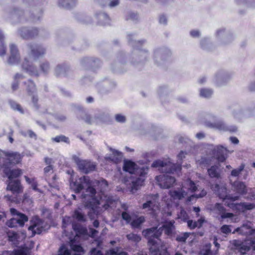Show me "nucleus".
I'll return each mask as SVG.
<instances>
[{"instance_id":"obj_1","label":"nucleus","mask_w":255,"mask_h":255,"mask_svg":"<svg viewBox=\"0 0 255 255\" xmlns=\"http://www.w3.org/2000/svg\"><path fill=\"white\" fill-rule=\"evenodd\" d=\"M41 0H23V5L13 7L8 12L7 18L13 24L36 22L42 16Z\"/></svg>"},{"instance_id":"obj_2","label":"nucleus","mask_w":255,"mask_h":255,"mask_svg":"<svg viewBox=\"0 0 255 255\" xmlns=\"http://www.w3.org/2000/svg\"><path fill=\"white\" fill-rule=\"evenodd\" d=\"M129 44L132 46V50L129 57L130 64L140 70L149 58V52L142 47L146 43L145 39L135 40L134 34H128L127 37Z\"/></svg>"},{"instance_id":"obj_3","label":"nucleus","mask_w":255,"mask_h":255,"mask_svg":"<svg viewBox=\"0 0 255 255\" xmlns=\"http://www.w3.org/2000/svg\"><path fill=\"white\" fill-rule=\"evenodd\" d=\"M123 169L124 171L132 174L131 191L132 193L136 191L138 188L142 186L145 180L148 168L147 166H138L132 161L128 159L124 160Z\"/></svg>"},{"instance_id":"obj_4","label":"nucleus","mask_w":255,"mask_h":255,"mask_svg":"<svg viewBox=\"0 0 255 255\" xmlns=\"http://www.w3.org/2000/svg\"><path fill=\"white\" fill-rule=\"evenodd\" d=\"M70 186L76 193H80L82 190L85 189V193L81 195L82 198L86 199L89 196L90 199L95 202L100 204L99 201L96 196V190L92 186L89 177L83 176L79 178L78 180L71 183Z\"/></svg>"},{"instance_id":"obj_5","label":"nucleus","mask_w":255,"mask_h":255,"mask_svg":"<svg viewBox=\"0 0 255 255\" xmlns=\"http://www.w3.org/2000/svg\"><path fill=\"white\" fill-rule=\"evenodd\" d=\"M187 154L186 152L183 150L180 152L177 155V162L173 163L172 162L170 158H168L165 160H156L154 161L152 164V167H159L160 171L175 173L180 172L181 170V165L183 163V159L185 157V155Z\"/></svg>"},{"instance_id":"obj_6","label":"nucleus","mask_w":255,"mask_h":255,"mask_svg":"<svg viewBox=\"0 0 255 255\" xmlns=\"http://www.w3.org/2000/svg\"><path fill=\"white\" fill-rule=\"evenodd\" d=\"M227 148L222 145L213 147L211 149L212 156H202L198 160L199 164L204 167H209L212 163L213 158L219 162H224L228 157Z\"/></svg>"},{"instance_id":"obj_7","label":"nucleus","mask_w":255,"mask_h":255,"mask_svg":"<svg viewBox=\"0 0 255 255\" xmlns=\"http://www.w3.org/2000/svg\"><path fill=\"white\" fill-rule=\"evenodd\" d=\"M18 35L23 39H29L40 36L43 38H47L49 35L48 31L43 28L21 27L17 31Z\"/></svg>"},{"instance_id":"obj_8","label":"nucleus","mask_w":255,"mask_h":255,"mask_svg":"<svg viewBox=\"0 0 255 255\" xmlns=\"http://www.w3.org/2000/svg\"><path fill=\"white\" fill-rule=\"evenodd\" d=\"M21 158L19 152L0 150V164L2 167L13 166L20 163Z\"/></svg>"},{"instance_id":"obj_9","label":"nucleus","mask_w":255,"mask_h":255,"mask_svg":"<svg viewBox=\"0 0 255 255\" xmlns=\"http://www.w3.org/2000/svg\"><path fill=\"white\" fill-rule=\"evenodd\" d=\"M218 44L226 45L231 43L235 39L234 33L230 29L224 27L218 28L215 33Z\"/></svg>"},{"instance_id":"obj_10","label":"nucleus","mask_w":255,"mask_h":255,"mask_svg":"<svg viewBox=\"0 0 255 255\" xmlns=\"http://www.w3.org/2000/svg\"><path fill=\"white\" fill-rule=\"evenodd\" d=\"M206 127L222 132L231 133L237 131L238 128L234 125H228L223 120H218L214 122H206Z\"/></svg>"},{"instance_id":"obj_11","label":"nucleus","mask_w":255,"mask_h":255,"mask_svg":"<svg viewBox=\"0 0 255 255\" xmlns=\"http://www.w3.org/2000/svg\"><path fill=\"white\" fill-rule=\"evenodd\" d=\"M171 55L169 49L166 47L157 48L154 50L153 59L154 63L157 66L163 65Z\"/></svg>"},{"instance_id":"obj_12","label":"nucleus","mask_w":255,"mask_h":255,"mask_svg":"<svg viewBox=\"0 0 255 255\" xmlns=\"http://www.w3.org/2000/svg\"><path fill=\"white\" fill-rule=\"evenodd\" d=\"M162 233L161 228L153 227L144 230L142 231L143 236L147 240L150 246H154L157 244L156 239H158Z\"/></svg>"},{"instance_id":"obj_13","label":"nucleus","mask_w":255,"mask_h":255,"mask_svg":"<svg viewBox=\"0 0 255 255\" xmlns=\"http://www.w3.org/2000/svg\"><path fill=\"white\" fill-rule=\"evenodd\" d=\"M158 170L162 173V174L156 176L155 177L158 185L161 188L164 189H168L172 187L175 183L176 180L174 177L169 175L171 173L160 171L159 168Z\"/></svg>"},{"instance_id":"obj_14","label":"nucleus","mask_w":255,"mask_h":255,"mask_svg":"<svg viewBox=\"0 0 255 255\" xmlns=\"http://www.w3.org/2000/svg\"><path fill=\"white\" fill-rule=\"evenodd\" d=\"M72 158L77 165L81 172L85 174H88L96 169V164L90 160H82L76 155H73Z\"/></svg>"},{"instance_id":"obj_15","label":"nucleus","mask_w":255,"mask_h":255,"mask_svg":"<svg viewBox=\"0 0 255 255\" xmlns=\"http://www.w3.org/2000/svg\"><path fill=\"white\" fill-rule=\"evenodd\" d=\"M211 188L220 199L223 200H229L231 201H235L239 198L238 196H233L228 194L227 188L224 186H220L219 184H215L212 185Z\"/></svg>"},{"instance_id":"obj_16","label":"nucleus","mask_w":255,"mask_h":255,"mask_svg":"<svg viewBox=\"0 0 255 255\" xmlns=\"http://www.w3.org/2000/svg\"><path fill=\"white\" fill-rule=\"evenodd\" d=\"M76 109L79 112L81 113H84V115L83 116H80V118L82 120L85 121L86 123L88 124H93L95 122H97V120L99 121H103L104 119H106L108 116V114H105L104 113H100L99 115L95 116L94 118H91L89 115L86 114L83 109V108L79 105L75 106Z\"/></svg>"},{"instance_id":"obj_17","label":"nucleus","mask_w":255,"mask_h":255,"mask_svg":"<svg viewBox=\"0 0 255 255\" xmlns=\"http://www.w3.org/2000/svg\"><path fill=\"white\" fill-rule=\"evenodd\" d=\"M23 83L26 86V89L28 95L32 96V103L33 107L36 110H38L39 109V105L38 104V96L36 94L34 95L37 91L35 83L31 80H28Z\"/></svg>"},{"instance_id":"obj_18","label":"nucleus","mask_w":255,"mask_h":255,"mask_svg":"<svg viewBox=\"0 0 255 255\" xmlns=\"http://www.w3.org/2000/svg\"><path fill=\"white\" fill-rule=\"evenodd\" d=\"M149 198L142 204V209H148L150 214L153 216L156 214V211L158 209L157 201L158 196L156 195H149Z\"/></svg>"},{"instance_id":"obj_19","label":"nucleus","mask_w":255,"mask_h":255,"mask_svg":"<svg viewBox=\"0 0 255 255\" xmlns=\"http://www.w3.org/2000/svg\"><path fill=\"white\" fill-rule=\"evenodd\" d=\"M27 48L35 60L44 56L46 52L45 48L40 44L29 43L27 45Z\"/></svg>"},{"instance_id":"obj_20","label":"nucleus","mask_w":255,"mask_h":255,"mask_svg":"<svg viewBox=\"0 0 255 255\" xmlns=\"http://www.w3.org/2000/svg\"><path fill=\"white\" fill-rule=\"evenodd\" d=\"M126 59L127 56L125 53H120L117 56L116 61L111 67L112 70L115 72L118 73H123L126 71L123 69L127 65Z\"/></svg>"},{"instance_id":"obj_21","label":"nucleus","mask_w":255,"mask_h":255,"mask_svg":"<svg viewBox=\"0 0 255 255\" xmlns=\"http://www.w3.org/2000/svg\"><path fill=\"white\" fill-rule=\"evenodd\" d=\"M80 63L83 68L92 70H95L101 65L100 60L95 57H84L81 60Z\"/></svg>"},{"instance_id":"obj_22","label":"nucleus","mask_w":255,"mask_h":255,"mask_svg":"<svg viewBox=\"0 0 255 255\" xmlns=\"http://www.w3.org/2000/svg\"><path fill=\"white\" fill-rule=\"evenodd\" d=\"M211 212L218 215H220L222 219L232 218L234 217V214L232 213L226 212V209L220 203H217L211 208Z\"/></svg>"},{"instance_id":"obj_23","label":"nucleus","mask_w":255,"mask_h":255,"mask_svg":"<svg viewBox=\"0 0 255 255\" xmlns=\"http://www.w3.org/2000/svg\"><path fill=\"white\" fill-rule=\"evenodd\" d=\"M230 79V75L226 71H218L213 79L215 84L218 87H221L227 83Z\"/></svg>"},{"instance_id":"obj_24","label":"nucleus","mask_w":255,"mask_h":255,"mask_svg":"<svg viewBox=\"0 0 255 255\" xmlns=\"http://www.w3.org/2000/svg\"><path fill=\"white\" fill-rule=\"evenodd\" d=\"M10 55L7 60L8 64L13 65L17 64L20 60V55L16 46L14 44L9 45Z\"/></svg>"},{"instance_id":"obj_25","label":"nucleus","mask_w":255,"mask_h":255,"mask_svg":"<svg viewBox=\"0 0 255 255\" xmlns=\"http://www.w3.org/2000/svg\"><path fill=\"white\" fill-rule=\"evenodd\" d=\"M22 70L31 76H38L39 75V71L37 67L34 66L27 58H25L22 64Z\"/></svg>"},{"instance_id":"obj_26","label":"nucleus","mask_w":255,"mask_h":255,"mask_svg":"<svg viewBox=\"0 0 255 255\" xmlns=\"http://www.w3.org/2000/svg\"><path fill=\"white\" fill-rule=\"evenodd\" d=\"M232 244L238 250L240 255H247L246 253L251 250V246L246 242H243L239 240H234Z\"/></svg>"},{"instance_id":"obj_27","label":"nucleus","mask_w":255,"mask_h":255,"mask_svg":"<svg viewBox=\"0 0 255 255\" xmlns=\"http://www.w3.org/2000/svg\"><path fill=\"white\" fill-rule=\"evenodd\" d=\"M6 190L10 191L13 194H19L23 191V187L20 181L18 179L7 181Z\"/></svg>"},{"instance_id":"obj_28","label":"nucleus","mask_w":255,"mask_h":255,"mask_svg":"<svg viewBox=\"0 0 255 255\" xmlns=\"http://www.w3.org/2000/svg\"><path fill=\"white\" fill-rule=\"evenodd\" d=\"M109 150L111 151L112 153L106 155L105 159L107 161H113L116 163L120 162L123 157L122 152L111 147H109Z\"/></svg>"},{"instance_id":"obj_29","label":"nucleus","mask_w":255,"mask_h":255,"mask_svg":"<svg viewBox=\"0 0 255 255\" xmlns=\"http://www.w3.org/2000/svg\"><path fill=\"white\" fill-rule=\"evenodd\" d=\"M10 212L12 216L15 217L18 225L20 227H23L25 223L28 221V218L25 214L18 211L15 208H10Z\"/></svg>"},{"instance_id":"obj_30","label":"nucleus","mask_w":255,"mask_h":255,"mask_svg":"<svg viewBox=\"0 0 255 255\" xmlns=\"http://www.w3.org/2000/svg\"><path fill=\"white\" fill-rule=\"evenodd\" d=\"M31 225L28 227L29 231H31L32 232V236L35 235L36 234H40L43 228L40 227L42 224V221L38 218L36 217L30 220Z\"/></svg>"},{"instance_id":"obj_31","label":"nucleus","mask_w":255,"mask_h":255,"mask_svg":"<svg viewBox=\"0 0 255 255\" xmlns=\"http://www.w3.org/2000/svg\"><path fill=\"white\" fill-rule=\"evenodd\" d=\"M70 67L65 63L58 64L55 68L54 75L57 77H66L70 72Z\"/></svg>"},{"instance_id":"obj_32","label":"nucleus","mask_w":255,"mask_h":255,"mask_svg":"<svg viewBox=\"0 0 255 255\" xmlns=\"http://www.w3.org/2000/svg\"><path fill=\"white\" fill-rule=\"evenodd\" d=\"M232 188L234 191L240 195H245L248 192L246 185L241 181H237L233 182Z\"/></svg>"},{"instance_id":"obj_33","label":"nucleus","mask_w":255,"mask_h":255,"mask_svg":"<svg viewBox=\"0 0 255 255\" xmlns=\"http://www.w3.org/2000/svg\"><path fill=\"white\" fill-rule=\"evenodd\" d=\"M3 172L7 177L8 181L14 180V178L19 177L22 174V171L19 169H10V167H2Z\"/></svg>"},{"instance_id":"obj_34","label":"nucleus","mask_w":255,"mask_h":255,"mask_svg":"<svg viewBox=\"0 0 255 255\" xmlns=\"http://www.w3.org/2000/svg\"><path fill=\"white\" fill-rule=\"evenodd\" d=\"M95 16L98 20V23L100 25H106L109 24L110 23L111 19L108 14L105 12L97 11L95 13Z\"/></svg>"},{"instance_id":"obj_35","label":"nucleus","mask_w":255,"mask_h":255,"mask_svg":"<svg viewBox=\"0 0 255 255\" xmlns=\"http://www.w3.org/2000/svg\"><path fill=\"white\" fill-rule=\"evenodd\" d=\"M78 3V0H58L57 4L60 7L66 9H71Z\"/></svg>"},{"instance_id":"obj_36","label":"nucleus","mask_w":255,"mask_h":255,"mask_svg":"<svg viewBox=\"0 0 255 255\" xmlns=\"http://www.w3.org/2000/svg\"><path fill=\"white\" fill-rule=\"evenodd\" d=\"M73 230L76 235L81 237H87L88 236V230L86 228L82 227L80 224L75 222L72 223Z\"/></svg>"},{"instance_id":"obj_37","label":"nucleus","mask_w":255,"mask_h":255,"mask_svg":"<svg viewBox=\"0 0 255 255\" xmlns=\"http://www.w3.org/2000/svg\"><path fill=\"white\" fill-rule=\"evenodd\" d=\"M174 223L175 222L173 220L167 221L159 228H161L162 231L164 230L166 235L168 236L171 235L175 230Z\"/></svg>"},{"instance_id":"obj_38","label":"nucleus","mask_w":255,"mask_h":255,"mask_svg":"<svg viewBox=\"0 0 255 255\" xmlns=\"http://www.w3.org/2000/svg\"><path fill=\"white\" fill-rule=\"evenodd\" d=\"M99 199L101 201H105L104 207L106 209L112 207L115 202V200L114 199L113 197L105 195V193L100 195Z\"/></svg>"},{"instance_id":"obj_39","label":"nucleus","mask_w":255,"mask_h":255,"mask_svg":"<svg viewBox=\"0 0 255 255\" xmlns=\"http://www.w3.org/2000/svg\"><path fill=\"white\" fill-rule=\"evenodd\" d=\"M145 221V219L144 216H136L131 220L130 225L133 229H139Z\"/></svg>"},{"instance_id":"obj_40","label":"nucleus","mask_w":255,"mask_h":255,"mask_svg":"<svg viewBox=\"0 0 255 255\" xmlns=\"http://www.w3.org/2000/svg\"><path fill=\"white\" fill-rule=\"evenodd\" d=\"M200 46L203 50L209 51L214 49V45L211 42L210 38L209 37H204L201 40Z\"/></svg>"},{"instance_id":"obj_41","label":"nucleus","mask_w":255,"mask_h":255,"mask_svg":"<svg viewBox=\"0 0 255 255\" xmlns=\"http://www.w3.org/2000/svg\"><path fill=\"white\" fill-rule=\"evenodd\" d=\"M70 246L71 250L74 252L73 255H83L84 254V250L80 244L71 241Z\"/></svg>"},{"instance_id":"obj_42","label":"nucleus","mask_w":255,"mask_h":255,"mask_svg":"<svg viewBox=\"0 0 255 255\" xmlns=\"http://www.w3.org/2000/svg\"><path fill=\"white\" fill-rule=\"evenodd\" d=\"M216 118L217 117L214 113L210 112L203 113L200 116L201 121L206 127L207 122H212V121H215Z\"/></svg>"},{"instance_id":"obj_43","label":"nucleus","mask_w":255,"mask_h":255,"mask_svg":"<svg viewBox=\"0 0 255 255\" xmlns=\"http://www.w3.org/2000/svg\"><path fill=\"white\" fill-rule=\"evenodd\" d=\"M235 206L237 210L242 212L251 210L255 207V205L254 204L245 202L237 203L236 204Z\"/></svg>"},{"instance_id":"obj_44","label":"nucleus","mask_w":255,"mask_h":255,"mask_svg":"<svg viewBox=\"0 0 255 255\" xmlns=\"http://www.w3.org/2000/svg\"><path fill=\"white\" fill-rule=\"evenodd\" d=\"M169 194L174 199H181L186 195L187 192L184 190V187L178 190H170Z\"/></svg>"},{"instance_id":"obj_45","label":"nucleus","mask_w":255,"mask_h":255,"mask_svg":"<svg viewBox=\"0 0 255 255\" xmlns=\"http://www.w3.org/2000/svg\"><path fill=\"white\" fill-rule=\"evenodd\" d=\"M247 110V109L239 107L233 110L232 115L234 119L238 121H240L244 117Z\"/></svg>"},{"instance_id":"obj_46","label":"nucleus","mask_w":255,"mask_h":255,"mask_svg":"<svg viewBox=\"0 0 255 255\" xmlns=\"http://www.w3.org/2000/svg\"><path fill=\"white\" fill-rule=\"evenodd\" d=\"M94 2L102 6L108 5L110 7H114L118 5L120 3V0H111L109 2V0H94Z\"/></svg>"},{"instance_id":"obj_47","label":"nucleus","mask_w":255,"mask_h":255,"mask_svg":"<svg viewBox=\"0 0 255 255\" xmlns=\"http://www.w3.org/2000/svg\"><path fill=\"white\" fill-rule=\"evenodd\" d=\"M207 172L210 178L219 179L220 177L219 167L216 165H212L208 168Z\"/></svg>"},{"instance_id":"obj_48","label":"nucleus","mask_w":255,"mask_h":255,"mask_svg":"<svg viewBox=\"0 0 255 255\" xmlns=\"http://www.w3.org/2000/svg\"><path fill=\"white\" fill-rule=\"evenodd\" d=\"M239 233L242 235H252L253 230L251 229L247 225H243L240 227L237 228L233 232V234Z\"/></svg>"},{"instance_id":"obj_49","label":"nucleus","mask_w":255,"mask_h":255,"mask_svg":"<svg viewBox=\"0 0 255 255\" xmlns=\"http://www.w3.org/2000/svg\"><path fill=\"white\" fill-rule=\"evenodd\" d=\"M107 82H105L103 84H97L96 87L98 90V92L101 94L108 93L111 91L112 88H114L115 86V84L114 83H112L111 84V88H107Z\"/></svg>"},{"instance_id":"obj_50","label":"nucleus","mask_w":255,"mask_h":255,"mask_svg":"<svg viewBox=\"0 0 255 255\" xmlns=\"http://www.w3.org/2000/svg\"><path fill=\"white\" fill-rule=\"evenodd\" d=\"M73 217L80 223H85L87 221L86 215L79 210H75Z\"/></svg>"},{"instance_id":"obj_51","label":"nucleus","mask_w":255,"mask_h":255,"mask_svg":"<svg viewBox=\"0 0 255 255\" xmlns=\"http://www.w3.org/2000/svg\"><path fill=\"white\" fill-rule=\"evenodd\" d=\"M96 184L100 189V195L105 193V191L108 187V184L107 180L102 179L96 181Z\"/></svg>"},{"instance_id":"obj_52","label":"nucleus","mask_w":255,"mask_h":255,"mask_svg":"<svg viewBox=\"0 0 255 255\" xmlns=\"http://www.w3.org/2000/svg\"><path fill=\"white\" fill-rule=\"evenodd\" d=\"M236 2L239 5L255 8V0H236Z\"/></svg>"},{"instance_id":"obj_53","label":"nucleus","mask_w":255,"mask_h":255,"mask_svg":"<svg viewBox=\"0 0 255 255\" xmlns=\"http://www.w3.org/2000/svg\"><path fill=\"white\" fill-rule=\"evenodd\" d=\"M150 252L152 255H168L167 249L166 248H161V249H153L151 248Z\"/></svg>"},{"instance_id":"obj_54","label":"nucleus","mask_w":255,"mask_h":255,"mask_svg":"<svg viewBox=\"0 0 255 255\" xmlns=\"http://www.w3.org/2000/svg\"><path fill=\"white\" fill-rule=\"evenodd\" d=\"M8 104L10 105V108L13 111H17L22 114H24V111L20 105L16 103L15 101L12 100H9L8 101Z\"/></svg>"},{"instance_id":"obj_55","label":"nucleus","mask_w":255,"mask_h":255,"mask_svg":"<svg viewBox=\"0 0 255 255\" xmlns=\"http://www.w3.org/2000/svg\"><path fill=\"white\" fill-rule=\"evenodd\" d=\"M6 52V45L4 42V35L0 29V56H3Z\"/></svg>"},{"instance_id":"obj_56","label":"nucleus","mask_w":255,"mask_h":255,"mask_svg":"<svg viewBox=\"0 0 255 255\" xmlns=\"http://www.w3.org/2000/svg\"><path fill=\"white\" fill-rule=\"evenodd\" d=\"M139 18V15L137 13L128 11L125 14V19L126 20H131L133 21H137Z\"/></svg>"},{"instance_id":"obj_57","label":"nucleus","mask_w":255,"mask_h":255,"mask_svg":"<svg viewBox=\"0 0 255 255\" xmlns=\"http://www.w3.org/2000/svg\"><path fill=\"white\" fill-rule=\"evenodd\" d=\"M29 249L26 247H21L17 250H14L10 255H29Z\"/></svg>"},{"instance_id":"obj_58","label":"nucleus","mask_w":255,"mask_h":255,"mask_svg":"<svg viewBox=\"0 0 255 255\" xmlns=\"http://www.w3.org/2000/svg\"><path fill=\"white\" fill-rule=\"evenodd\" d=\"M213 91L209 88H202L200 90V96L205 98H210L212 95Z\"/></svg>"},{"instance_id":"obj_59","label":"nucleus","mask_w":255,"mask_h":255,"mask_svg":"<svg viewBox=\"0 0 255 255\" xmlns=\"http://www.w3.org/2000/svg\"><path fill=\"white\" fill-rule=\"evenodd\" d=\"M52 140L56 142H64L66 143L69 144L70 140L68 137L64 135H60L52 138Z\"/></svg>"},{"instance_id":"obj_60","label":"nucleus","mask_w":255,"mask_h":255,"mask_svg":"<svg viewBox=\"0 0 255 255\" xmlns=\"http://www.w3.org/2000/svg\"><path fill=\"white\" fill-rule=\"evenodd\" d=\"M190 235V233L184 232L178 235L176 237V240L180 243H185L187 238Z\"/></svg>"},{"instance_id":"obj_61","label":"nucleus","mask_w":255,"mask_h":255,"mask_svg":"<svg viewBox=\"0 0 255 255\" xmlns=\"http://www.w3.org/2000/svg\"><path fill=\"white\" fill-rule=\"evenodd\" d=\"M57 255H71V251L66 245L63 244L59 248Z\"/></svg>"},{"instance_id":"obj_62","label":"nucleus","mask_w":255,"mask_h":255,"mask_svg":"<svg viewBox=\"0 0 255 255\" xmlns=\"http://www.w3.org/2000/svg\"><path fill=\"white\" fill-rule=\"evenodd\" d=\"M245 167V164L244 163H242L238 168L234 169L231 171V176L233 177H238L243 171Z\"/></svg>"},{"instance_id":"obj_63","label":"nucleus","mask_w":255,"mask_h":255,"mask_svg":"<svg viewBox=\"0 0 255 255\" xmlns=\"http://www.w3.org/2000/svg\"><path fill=\"white\" fill-rule=\"evenodd\" d=\"M126 237L128 240L132 241L135 243L139 242L141 239L139 235L133 233L127 234Z\"/></svg>"},{"instance_id":"obj_64","label":"nucleus","mask_w":255,"mask_h":255,"mask_svg":"<svg viewBox=\"0 0 255 255\" xmlns=\"http://www.w3.org/2000/svg\"><path fill=\"white\" fill-rule=\"evenodd\" d=\"M40 70L44 74H47L50 70V64L48 61H44L40 65Z\"/></svg>"}]
</instances>
